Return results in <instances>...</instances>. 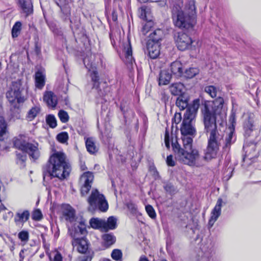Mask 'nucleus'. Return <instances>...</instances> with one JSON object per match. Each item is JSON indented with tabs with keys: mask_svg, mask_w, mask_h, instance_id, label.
<instances>
[{
	"mask_svg": "<svg viewBox=\"0 0 261 261\" xmlns=\"http://www.w3.org/2000/svg\"><path fill=\"white\" fill-rule=\"evenodd\" d=\"M223 98L219 97L213 101L205 102L202 110L204 129L209 134L208 144L203 156V161L215 158L220 145L221 137L218 132L216 120L219 117L223 119L226 112L223 108Z\"/></svg>",
	"mask_w": 261,
	"mask_h": 261,
	"instance_id": "nucleus-1",
	"label": "nucleus"
},
{
	"mask_svg": "<svg viewBox=\"0 0 261 261\" xmlns=\"http://www.w3.org/2000/svg\"><path fill=\"white\" fill-rule=\"evenodd\" d=\"M193 136L182 135L183 148L176 141L172 143L175 159L181 163L191 167H199L203 165V159L199 151L192 147Z\"/></svg>",
	"mask_w": 261,
	"mask_h": 261,
	"instance_id": "nucleus-2",
	"label": "nucleus"
},
{
	"mask_svg": "<svg viewBox=\"0 0 261 261\" xmlns=\"http://www.w3.org/2000/svg\"><path fill=\"white\" fill-rule=\"evenodd\" d=\"M70 166L66 160L65 154L55 151L49 157L46 168L43 170V178L57 177L63 180L69 176Z\"/></svg>",
	"mask_w": 261,
	"mask_h": 261,
	"instance_id": "nucleus-3",
	"label": "nucleus"
},
{
	"mask_svg": "<svg viewBox=\"0 0 261 261\" xmlns=\"http://www.w3.org/2000/svg\"><path fill=\"white\" fill-rule=\"evenodd\" d=\"M196 8L195 2L190 0L185 6L184 10L178 11L175 25L180 28L190 29L192 28L196 23Z\"/></svg>",
	"mask_w": 261,
	"mask_h": 261,
	"instance_id": "nucleus-4",
	"label": "nucleus"
},
{
	"mask_svg": "<svg viewBox=\"0 0 261 261\" xmlns=\"http://www.w3.org/2000/svg\"><path fill=\"white\" fill-rule=\"evenodd\" d=\"M14 145L16 148L27 153L30 158L34 160H37L40 155L39 144L34 141L30 143L28 138L24 135H20L14 139Z\"/></svg>",
	"mask_w": 261,
	"mask_h": 261,
	"instance_id": "nucleus-5",
	"label": "nucleus"
},
{
	"mask_svg": "<svg viewBox=\"0 0 261 261\" xmlns=\"http://www.w3.org/2000/svg\"><path fill=\"white\" fill-rule=\"evenodd\" d=\"M86 231L84 225L80 224L74 229L69 228V232L73 238L72 244L74 248H76L78 252L85 253L88 248L87 240L84 237H80V235L84 234Z\"/></svg>",
	"mask_w": 261,
	"mask_h": 261,
	"instance_id": "nucleus-6",
	"label": "nucleus"
},
{
	"mask_svg": "<svg viewBox=\"0 0 261 261\" xmlns=\"http://www.w3.org/2000/svg\"><path fill=\"white\" fill-rule=\"evenodd\" d=\"M89 204V210L93 211L98 208L101 211L105 212L108 208V203L102 194L97 190H94L88 199Z\"/></svg>",
	"mask_w": 261,
	"mask_h": 261,
	"instance_id": "nucleus-7",
	"label": "nucleus"
},
{
	"mask_svg": "<svg viewBox=\"0 0 261 261\" xmlns=\"http://www.w3.org/2000/svg\"><path fill=\"white\" fill-rule=\"evenodd\" d=\"M22 89L20 83L15 82L12 84L10 90L7 92L6 97L11 103H14L16 101L18 103H23L26 98L21 95Z\"/></svg>",
	"mask_w": 261,
	"mask_h": 261,
	"instance_id": "nucleus-8",
	"label": "nucleus"
},
{
	"mask_svg": "<svg viewBox=\"0 0 261 261\" xmlns=\"http://www.w3.org/2000/svg\"><path fill=\"white\" fill-rule=\"evenodd\" d=\"M175 43L177 48L180 50L186 49H196L195 41L187 34L180 32L177 33L175 38Z\"/></svg>",
	"mask_w": 261,
	"mask_h": 261,
	"instance_id": "nucleus-9",
	"label": "nucleus"
},
{
	"mask_svg": "<svg viewBox=\"0 0 261 261\" xmlns=\"http://www.w3.org/2000/svg\"><path fill=\"white\" fill-rule=\"evenodd\" d=\"M155 34L158 35V37L153 40H149L147 42V50L150 58L156 59L160 54V42L163 37V31H158Z\"/></svg>",
	"mask_w": 261,
	"mask_h": 261,
	"instance_id": "nucleus-10",
	"label": "nucleus"
},
{
	"mask_svg": "<svg viewBox=\"0 0 261 261\" xmlns=\"http://www.w3.org/2000/svg\"><path fill=\"white\" fill-rule=\"evenodd\" d=\"M94 179V175L91 172H84L80 179L81 194L83 195L88 193L91 188V184Z\"/></svg>",
	"mask_w": 261,
	"mask_h": 261,
	"instance_id": "nucleus-11",
	"label": "nucleus"
},
{
	"mask_svg": "<svg viewBox=\"0 0 261 261\" xmlns=\"http://www.w3.org/2000/svg\"><path fill=\"white\" fill-rule=\"evenodd\" d=\"M193 119V118L184 116V120L180 128L182 135L194 136L196 130L192 124Z\"/></svg>",
	"mask_w": 261,
	"mask_h": 261,
	"instance_id": "nucleus-12",
	"label": "nucleus"
},
{
	"mask_svg": "<svg viewBox=\"0 0 261 261\" xmlns=\"http://www.w3.org/2000/svg\"><path fill=\"white\" fill-rule=\"evenodd\" d=\"M124 62L130 72L134 69L135 65V60L132 55V49L129 43H128L124 47Z\"/></svg>",
	"mask_w": 261,
	"mask_h": 261,
	"instance_id": "nucleus-13",
	"label": "nucleus"
},
{
	"mask_svg": "<svg viewBox=\"0 0 261 261\" xmlns=\"http://www.w3.org/2000/svg\"><path fill=\"white\" fill-rule=\"evenodd\" d=\"M222 204V199L221 198H219L217 201L215 206L211 212V217L208 221V225L211 227L213 226L215 222L217 220L218 218L220 216Z\"/></svg>",
	"mask_w": 261,
	"mask_h": 261,
	"instance_id": "nucleus-14",
	"label": "nucleus"
},
{
	"mask_svg": "<svg viewBox=\"0 0 261 261\" xmlns=\"http://www.w3.org/2000/svg\"><path fill=\"white\" fill-rule=\"evenodd\" d=\"M43 99L49 108L55 109L57 105V96L52 91H45L43 95Z\"/></svg>",
	"mask_w": 261,
	"mask_h": 261,
	"instance_id": "nucleus-15",
	"label": "nucleus"
},
{
	"mask_svg": "<svg viewBox=\"0 0 261 261\" xmlns=\"http://www.w3.org/2000/svg\"><path fill=\"white\" fill-rule=\"evenodd\" d=\"M200 106V99H195L190 105L184 116L194 119Z\"/></svg>",
	"mask_w": 261,
	"mask_h": 261,
	"instance_id": "nucleus-16",
	"label": "nucleus"
},
{
	"mask_svg": "<svg viewBox=\"0 0 261 261\" xmlns=\"http://www.w3.org/2000/svg\"><path fill=\"white\" fill-rule=\"evenodd\" d=\"M19 6L26 16L33 13V6L31 0H17Z\"/></svg>",
	"mask_w": 261,
	"mask_h": 261,
	"instance_id": "nucleus-17",
	"label": "nucleus"
},
{
	"mask_svg": "<svg viewBox=\"0 0 261 261\" xmlns=\"http://www.w3.org/2000/svg\"><path fill=\"white\" fill-rule=\"evenodd\" d=\"M30 212L28 210H19L15 214L14 222L16 224H23L26 222L30 218Z\"/></svg>",
	"mask_w": 261,
	"mask_h": 261,
	"instance_id": "nucleus-18",
	"label": "nucleus"
},
{
	"mask_svg": "<svg viewBox=\"0 0 261 261\" xmlns=\"http://www.w3.org/2000/svg\"><path fill=\"white\" fill-rule=\"evenodd\" d=\"M169 88L171 93L173 95H183L184 86L180 83H173L169 86Z\"/></svg>",
	"mask_w": 261,
	"mask_h": 261,
	"instance_id": "nucleus-19",
	"label": "nucleus"
},
{
	"mask_svg": "<svg viewBox=\"0 0 261 261\" xmlns=\"http://www.w3.org/2000/svg\"><path fill=\"white\" fill-rule=\"evenodd\" d=\"M63 215L67 221H69L70 222L74 221L75 217L74 211L70 205H66L64 206Z\"/></svg>",
	"mask_w": 261,
	"mask_h": 261,
	"instance_id": "nucleus-20",
	"label": "nucleus"
},
{
	"mask_svg": "<svg viewBox=\"0 0 261 261\" xmlns=\"http://www.w3.org/2000/svg\"><path fill=\"white\" fill-rule=\"evenodd\" d=\"M243 149L246 155L250 156L251 158L256 155V144L253 142L246 143L243 146Z\"/></svg>",
	"mask_w": 261,
	"mask_h": 261,
	"instance_id": "nucleus-21",
	"label": "nucleus"
},
{
	"mask_svg": "<svg viewBox=\"0 0 261 261\" xmlns=\"http://www.w3.org/2000/svg\"><path fill=\"white\" fill-rule=\"evenodd\" d=\"M171 75L167 70H162L160 73L159 77V85H166L168 84L170 81Z\"/></svg>",
	"mask_w": 261,
	"mask_h": 261,
	"instance_id": "nucleus-22",
	"label": "nucleus"
},
{
	"mask_svg": "<svg viewBox=\"0 0 261 261\" xmlns=\"http://www.w3.org/2000/svg\"><path fill=\"white\" fill-rule=\"evenodd\" d=\"M41 111V107L39 105L33 107L28 112L26 119L28 121H32L40 113Z\"/></svg>",
	"mask_w": 261,
	"mask_h": 261,
	"instance_id": "nucleus-23",
	"label": "nucleus"
},
{
	"mask_svg": "<svg viewBox=\"0 0 261 261\" xmlns=\"http://www.w3.org/2000/svg\"><path fill=\"white\" fill-rule=\"evenodd\" d=\"M182 64L179 61H175L171 63L170 68L173 74L177 76H181L182 74Z\"/></svg>",
	"mask_w": 261,
	"mask_h": 261,
	"instance_id": "nucleus-24",
	"label": "nucleus"
},
{
	"mask_svg": "<svg viewBox=\"0 0 261 261\" xmlns=\"http://www.w3.org/2000/svg\"><path fill=\"white\" fill-rule=\"evenodd\" d=\"M36 86L39 89H41L45 85V75L40 71L35 74Z\"/></svg>",
	"mask_w": 261,
	"mask_h": 261,
	"instance_id": "nucleus-25",
	"label": "nucleus"
},
{
	"mask_svg": "<svg viewBox=\"0 0 261 261\" xmlns=\"http://www.w3.org/2000/svg\"><path fill=\"white\" fill-rule=\"evenodd\" d=\"M86 146L87 151L91 154H94L98 150L95 141L92 138H89L86 139Z\"/></svg>",
	"mask_w": 261,
	"mask_h": 261,
	"instance_id": "nucleus-26",
	"label": "nucleus"
},
{
	"mask_svg": "<svg viewBox=\"0 0 261 261\" xmlns=\"http://www.w3.org/2000/svg\"><path fill=\"white\" fill-rule=\"evenodd\" d=\"M229 132L227 133L225 138V145L224 148H229L231 145L236 140L235 137L233 135V130L230 127L229 128Z\"/></svg>",
	"mask_w": 261,
	"mask_h": 261,
	"instance_id": "nucleus-27",
	"label": "nucleus"
},
{
	"mask_svg": "<svg viewBox=\"0 0 261 261\" xmlns=\"http://www.w3.org/2000/svg\"><path fill=\"white\" fill-rule=\"evenodd\" d=\"M103 243L106 247H109L113 245L116 241V238L111 233H106L102 236Z\"/></svg>",
	"mask_w": 261,
	"mask_h": 261,
	"instance_id": "nucleus-28",
	"label": "nucleus"
},
{
	"mask_svg": "<svg viewBox=\"0 0 261 261\" xmlns=\"http://www.w3.org/2000/svg\"><path fill=\"white\" fill-rule=\"evenodd\" d=\"M139 14L140 17L146 21L152 19L150 10L146 7H141L139 10Z\"/></svg>",
	"mask_w": 261,
	"mask_h": 261,
	"instance_id": "nucleus-29",
	"label": "nucleus"
},
{
	"mask_svg": "<svg viewBox=\"0 0 261 261\" xmlns=\"http://www.w3.org/2000/svg\"><path fill=\"white\" fill-rule=\"evenodd\" d=\"M7 132V124L5 121L4 118L0 116V141L4 139V136Z\"/></svg>",
	"mask_w": 261,
	"mask_h": 261,
	"instance_id": "nucleus-30",
	"label": "nucleus"
},
{
	"mask_svg": "<svg viewBox=\"0 0 261 261\" xmlns=\"http://www.w3.org/2000/svg\"><path fill=\"white\" fill-rule=\"evenodd\" d=\"M105 225L103 226V229L105 230L114 229L116 226V219L113 216L110 217L107 221L105 220Z\"/></svg>",
	"mask_w": 261,
	"mask_h": 261,
	"instance_id": "nucleus-31",
	"label": "nucleus"
},
{
	"mask_svg": "<svg viewBox=\"0 0 261 261\" xmlns=\"http://www.w3.org/2000/svg\"><path fill=\"white\" fill-rule=\"evenodd\" d=\"M90 225L94 228H102L103 229V226L105 225V220L98 218H92L90 221Z\"/></svg>",
	"mask_w": 261,
	"mask_h": 261,
	"instance_id": "nucleus-32",
	"label": "nucleus"
},
{
	"mask_svg": "<svg viewBox=\"0 0 261 261\" xmlns=\"http://www.w3.org/2000/svg\"><path fill=\"white\" fill-rule=\"evenodd\" d=\"M176 105L181 110H184L188 106L187 97H186L184 95L179 96L176 99Z\"/></svg>",
	"mask_w": 261,
	"mask_h": 261,
	"instance_id": "nucleus-33",
	"label": "nucleus"
},
{
	"mask_svg": "<svg viewBox=\"0 0 261 261\" xmlns=\"http://www.w3.org/2000/svg\"><path fill=\"white\" fill-rule=\"evenodd\" d=\"M199 73V69L197 68H189L186 69L185 72V76L187 78L191 79Z\"/></svg>",
	"mask_w": 261,
	"mask_h": 261,
	"instance_id": "nucleus-34",
	"label": "nucleus"
},
{
	"mask_svg": "<svg viewBox=\"0 0 261 261\" xmlns=\"http://www.w3.org/2000/svg\"><path fill=\"white\" fill-rule=\"evenodd\" d=\"M21 25V23L20 21H17L14 24L12 29V36L13 38L17 37L19 34Z\"/></svg>",
	"mask_w": 261,
	"mask_h": 261,
	"instance_id": "nucleus-35",
	"label": "nucleus"
},
{
	"mask_svg": "<svg viewBox=\"0 0 261 261\" xmlns=\"http://www.w3.org/2000/svg\"><path fill=\"white\" fill-rule=\"evenodd\" d=\"M154 23L152 19L146 20V23L143 25L142 32L144 35H146L150 30L153 27Z\"/></svg>",
	"mask_w": 261,
	"mask_h": 261,
	"instance_id": "nucleus-36",
	"label": "nucleus"
},
{
	"mask_svg": "<svg viewBox=\"0 0 261 261\" xmlns=\"http://www.w3.org/2000/svg\"><path fill=\"white\" fill-rule=\"evenodd\" d=\"M47 124L51 128H55L57 126V120L54 115H48L46 117Z\"/></svg>",
	"mask_w": 261,
	"mask_h": 261,
	"instance_id": "nucleus-37",
	"label": "nucleus"
},
{
	"mask_svg": "<svg viewBox=\"0 0 261 261\" xmlns=\"http://www.w3.org/2000/svg\"><path fill=\"white\" fill-rule=\"evenodd\" d=\"M18 237L25 244L29 240V233L27 230H22L18 233Z\"/></svg>",
	"mask_w": 261,
	"mask_h": 261,
	"instance_id": "nucleus-38",
	"label": "nucleus"
},
{
	"mask_svg": "<svg viewBox=\"0 0 261 261\" xmlns=\"http://www.w3.org/2000/svg\"><path fill=\"white\" fill-rule=\"evenodd\" d=\"M91 77L92 81L94 82L93 88H98L99 83L98 82L99 77L97 75V72L95 70L91 71Z\"/></svg>",
	"mask_w": 261,
	"mask_h": 261,
	"instance_id": "nucleus-39",
	"label": "nucleus"
},
{
	"mask_svg": "<svg viewBox=\"0 0 261 261\" xmlns=\"http://www.w3.org/2000/svg\"><path fill=\"white\" fill-rule=\"evenodd\" d=\"M58 116L62 123H66L69 120V115L66 111L60 110L58 113Z\"/></svg>",
	"mask_w": 261,
	"mask_h": 261,
	"instance_id": "nucleus-40",
	"label": "nucleus"
},
{
	"mask_svg": "<svg viewBox=\"0 0 261 261\" xmlns=\"http://www.w3.org/2000/svg\"><path fill=\"white\" fill-rule=\"evenodd\" d=\"M57 139L60 143H65L68 139V134L65 132H62L57 136Z\"/></svg>",
	"mask_w": 261,
	"mask_h": 261,
	"instance_id": "nucleus-41",
	"label": "nucleus"
},
{
	"mask_svg": "<svg viewBox=\"0 0 261 261\" xmlns=\"http://www.w3.org/2000/svg\"><path fill=\"white\" fill-rule=\"evenodd\" d=\"M145 210L148 216L152 219L156 218V215L153 207L149 204L146 205Z\"/></svg>",
	"mask_w": 261,
	"mask_h": 261,
	"instance_id": "nucleus-42",
	"label": "nucleus"
},
{
	"mask_svg": "<svg viewBox=\"0 0 261 261\" xmlns=\"http://www.w3.org/2000/svg\"><path fill=\"white\" fill-rule=\"evenodd\" d=\"M253 124L251 121H248L244 124L245 135L249 136L253 129Z\"/></svg>",
	"mask_w": 261,
	"mask_h": 261,
	"instance_id": "nucleus-43",
	"label": "nucleus"
},
{
	"mask_svg": "<svg viewBox=\"0 0 261 261\" xmlns=\"http://www.w3.org/2000/svg\"><path fill=\"white\" fill-rule=\"evenodd\" d=\"M205 91L208 94L212 97H215L217 95V90L213 86H207L205 88Z\"/></svg>",
	"mask_w": 261,
	"mask_h": 261,
	"instance_id": "nucleus-44",
	"label": "nucleus"
},
{
	"mask_svg": "<svg viewBox=\"0 0 261 261\" xmlns=\"http://www.w3.org/2000/svg\"><path fill=\"white\" fill-rule=\"evenodd\" d=\"M111 256L113 259L116 260H119L121 258L122 252L119 249H114L112 252Z\"/></svg>",
	"mask_w": 261,
	"mask_h": 261,
	"instance_id": "nucleus-45",
	"label": "nucleus"
},
{
	"mask_svg": "<svg viewBox=\"0 0 261 261\" xmlns=\"http://www.w3.org/2000/svg\"><path fill=\"white\" fill-rule=\"evenodd\" d=\"M32 219L35 221H39L42 218V214L40 210H36L33 213Z\"/></svg>",
	"mask_w": 261,
	"mask_h": 261,
	"instance_id": "nucleus-46",
	"label": "nucleus"
},
{
	"mask_svg": "<svg viewBox=\"0 0 261 261\" xmlns=\"http://www.w3.org/2000/svg\"><path fill=\"white\" fill-rule=\"evenodd\" d=\"M127 207L132 214H135L137 211L136 205L132 202H129L127 204Z\"/></svg>",
	"mask_w": 261,
	"mask_h": 261,
	"instance_id": "nucleus-47",
	"label": "nucleus"
},
{
	"mask_svg": "<svg viewBox=\"0 0 261 261\" xmlns=\"http://www.w3.org/2000/svg\"><path fill=\"white\" fill-rule=\"evenodd\" d=\"M164 141H165V144L166 147L168 149H169L170 148V137H169V133L167 131V130H166V131H165Z\"/></svg>",
	"mask_w": 261,
	"mask_h": 261,
	"instance_id": "nucleus-48",
	"label": "nucleus"
},
{
	"mask_svg": "<svg viewBox=\"0 0 261 261\" xmlns=\"http://www.w3.org/2000/svg\"><path fill=\"white\" fill-rule=\"evenodd\" d=\"M84 63L89 71H90L91 69H93L94 66L92 63H90L88 58H85L83 60Z\"/></svg>",
	"mask_w": 261,
	"mask_h": 261,
	"instance_id": "nucleus-49",
	"label": "nucleus"
},
{
	"mask_svg": "<svg viewBox=\"0 0 261 261\" xmlns=\"http://www.w3.org/2000/svg\"><path fill=\"white\" fill-rule=\"evenodd\" d=\"M229 122L231 124L232 130H234V124H236V115L234 113H232L229 119Z\"/></svg>",
	"mask_w": 261,
	"mask_h": 261,
	"instance_id": "nucleus-50",
	"label": "nucleus"
},
{
	"mask_svg": "<svg viewBox=\"0 0 261 261\" xmlns=\"http://www.w3.org/2000/svg\"><path fill=\"white\" fill-rule=\"evenodd\" d=\"M166 162L167 165L169 166L173 167L175 165V161L173 159V156L172 155L167 156Z\"/></svg>",
	"mask_w": 261,
	"mask_h": 261,
	"instance_id": "nucleus-51",
	"label": "nucleus"
},
{
	"mask_svg": "<svg viewBox=\"0 0 261 261\" xmlns=\"http://www.w3.org/2000/svg\"><path fill=\"white\" fill-rule=\"evenodd\" d=\"M53 261H62V257L60 253L57 252L54 256Z\"/></svg>",
	"mask_w": 261,
	"mask_h": 261,
	"instance_id": "nucleus-52",
	"label": "nucleus"
},
{
	"mask_svg": "<svg viewBox=\"0 0 261 261\" xmlns=\"http://www.w3.org/2000/svg\"><path fill=\"white\" fill-rule=\"evenodd\" d=\"M158 31H162L161 29H157L155 30L153 33L150 34L149 36L150 39L149 40H153V39L158 37V35L155 34Z\"/></svg>",
	"mask_w": 261,
	"mask_h": 261,
	"instance_id": "nucleus-53",
	"label": "nucleus"
},
{
	"mask_svg": "<svg viewBox=\"0 0 261 261\" xmlns=\"http://www.w3.org/2000/svg\"><path fill=\"white\" fill-rule=\"evenodd\" d=\"M181 115L180 114H176L175 115V121L176 123H178L181 120Z\"/></svg>",
	"mask_w": 261,
	"mask_h": 261,
	"instance_id": "nucleus-54",
	"label": "nucleus"
},
{
	"mask_svg": "<svg viewBox=\"0 0 261 261\" xmlns=\"http://www.w3.org/2000/svg\"><path fill=\"white\" fill-rule=\"evenodd\" d=\"M17 158L19 159L22 162H24L26 159V156L23 155H21L20 153L16 154Z\"/></svg>",
	"mask_w": 261,
	"mask_h": 261,
	"instance_id": "nucleus-55",
	"label": "nucleus"
},
{
	"mask_svg": "<svg viewBox=\"0 0 261 261\" xmlns=\"http://www.w3.org/2000/svg\"><path fill=\"white\" fill-rule=\"evenodd\" d=\"M141 3H146L148 1H150L151 2H157L160 1H164V0H139Z\"/></svg>",
	"mask_w": 261,
	"mask_h": 261,
	"instance_id": "nucleus-56",
	"label": "nucleus"
},
{
	"mask_svg": "<svg viewBox=\"0 0 261 261\" xmlns=\"http://www.w3.org/2000/svg\"><path fill=\"white\" fill-rule=\"evenodd\" d=\"M139 261H149V260L146 256L143 255L140 257Z\"/></svg>",
	"mask_w": 261,
	"mask_h": 261,
	"instance_id": "nucleus-57",
	"label": "nucleus"
},
{
	"mask_svg": "<svg viewBox=\"0 0 261 261\" xmlns=\"http://www.w3.org/2000/svg\"><path fill=\"white\" fill-rule=\"evenodd\" d=\"M6 209V207L2 203H0V212Z\"/></svg>",
	"mask_w": 261,
	"mask_h": 261,
	"instance_id": "nucleus-58",
	"label": "nucleus"
},
{
	"mask_svg": "<svg viewBox=\"0 0 261 261\" xmlns=\"http://www.w3.org/2000/svg\"><path fill=\"white\" fill-rule=\"evenodd\" d=\"M98 94L100 96H103V94L102 93H101V92H98Z\"/></svg>",
	"mask_w": 261,
	"mask_h": 261,
	"instance_id": "nucleus-59",
	"label": "nucleus"
},
{
	"mask_svg": "<svg viewBox=\"0 0 261 261\" xmlns=\"http://www.w3.org/2000/svg\"><path fill=\"white\" fill-rule=\"evenodd\" d=\"M102 261H111V260L109 259H106L103 260Z\"/></svg>",
	"mask_w": 261,
	"mask_h": 261,
	"instance_id": "nucleus-60",
	"label": "nucleus"
},
{
	"mask_svg": "<svg viewBox=\"0 0 261 261\" xmlns=\"http://www.w3.org/2000/svg\"><path fill=\"white\" fill-rule=\"evenodd\" d=\"M167 188H168V186H166L165 187V189H166V190L167 191H168V190L167 189Z\"/></svg>",
	"mask_w": 261,
	"mask_h": 261,
	"instance_id": "nucleus-61",
	"label": "nucleus"
},
{
	"mask_svg": "<svg viewBox=\"0 0 261 261\" xmlns=\"http://www.w3.org/2000/svg\"><path fill=\"white\" fill-rule=\"evenodd\" d=\"M161 261H167V260L166 259H162Z\"/></svg>",
	"mask_w": 261,
	"mask_h": 261,
	"instance_id": "nucleus-62",
	"label": "nucleus"
},
{
	"mask_svg": "<svg viewBox=\"0 0 261 261\" xmlns=\"http://www.w3.org/2000/svg\"><path fill=\"white\" fill-rule=\"evenodd\" d=\"M82 168L83 170H84V167H82Z\"/></svg>",
	"mask_w": 261,
	"mask_h": 261,
	"instance_id": "nucleus-63",
	"label": "nucleus"
},
{
	"mask_svg": "<svg viewBox=\"0 0 261 261\" xmlns=\"http://www.w3.org/2000/svg\"><path fill=\"white\" fill-rule=\"evenodd\" d=\"M82 168L83 170H84V167H82Z\"/></svg>",
	"mask_w": 261,
	"mask_h": 261,
	"instance_id": "nucleus-64",
	"label": "nucleus"
}]
</instances>
